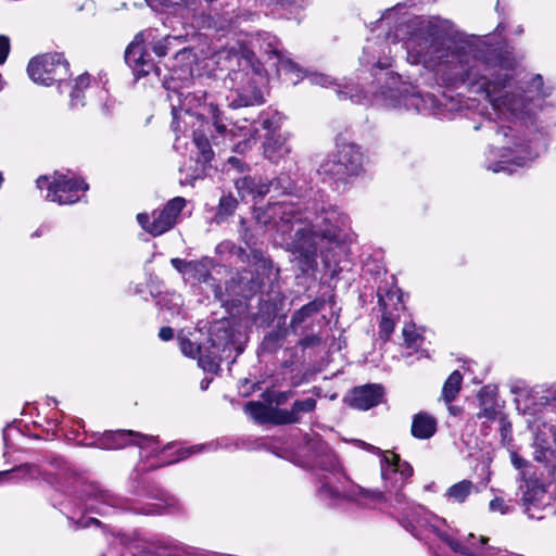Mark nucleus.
I'll list each match as a JSON object with an SVG mask.
<instances>
[{
	"instance_id": "obj_60",
	"label": "nucleus",
	"mask_w": 556,
	"mask_h": 556,
	"mask_svg": "<svg viewBox=\"0 0 556 556\" xmlns=\"http://www.w3.org/2000/svg\"><path fill=\"white\" fill-rule=\"evenodd\" d=\"M208 384H210V380H206V379L202 380L201 381V389L202 390H206L208 388Z\"/></svg>"
},
{
	"instance_id": "obj_12",
	"label": "nucleus",
	"mask_w": 556,
	"mask_h": 556,
	"mask_svg": "<svg viewBox=\"0 0 556 556\" xmlns=\"http://www.w3.org/2000/svg\"><path fill=\"white\" fill-rule=\"evenodd\" d=\"M27 73L34 83L50 86L67 76L68 62L60 53L38 55L29 61Z\"/></svg>"
},
{
	"instance_id": "obj_21",
	"label": "nucleus",
	"mask_w": 556,
	"mask_h": 556,
	"mask_svg": "<svg viewBox=\"0 0 556 556\" xmlns=\"http://www.w3.org/2000/svg\"><path fill=\"white\" fill-rule=\"evenodd\" d=\"M382 397V389L376 384L356 388L352 391L349 402L352 407L367 410L378 405Z\"/></svg>"
},
{
	"instance_id": "obj_62",
	"label": "nucleus",
	"mask_w": 556,
	"mask_h": 556,
	"mask_svg": "<svg viewBox=\"0 0 556 556\" xmlns=\"http://www.w3.org/2000/svg\"><path fill=\"white\" fill-rule=\"evenodd\" d=\"M8 432H9V428H5L3 430V440L7 442V438H8Z\"/></svg>"
},
{
	"instance_id": "obj_35",
	"label": "nucleus",
	"mask_w": 556,
	"mask_h": 556,
	"mask_svg": "<svg viewBox=\"0 0 556 556\" xmlns=\"http://www.w3.org/2000/svg\"><path fill=\"white\" fill-rule=\"evenodd\" d=\"M405 346L408 349H417L422 341L414 324H407L402 330Z\"/></svg>"
},
{
	"instance_id": "obj_20",
	"label": "nucleus",
	"mask_w": 556,
	"mask_h": 556,
	"mask_svg": "<svg viewBox=\"0 0 556 556\" xmlns=\"http://www.w3.org/2000/svg\"><path fill=\"white\" fill-rule=\"evenodd\" d=\"M41 478L47 479L40 466L33 463H24L12 469L0 471V482L7 480L14 483H26Z\"/></svg>"
},
{
	"instance_id": "obj_51",
	"label": "nucleus",
	"mask_w": 556,
	"mask_h": 556,
	"mask_svg": "<svg viewBox=\"0 0 556 556\" xmlns=\"http://www.w3.org/2000/svg\"><path fill=\"white\" fill-rule=\"evenodd\" d=\"M542 400L544 401L545 404L556 402V390H554V388L551 387L548 390H546V395L542 396Z\"/></svg>"
},
{
	"instance_id": "obj_53",
	"label": "nucleus",
	"mask_w": 556,
	"mask_h": 556,
	"mask_svg": "<svg viewBox=\"0 0 556 556\" xmlns=\"http://www.w3.org/2000/svg\"><path fill=\"white\" fill-rule=\"evenodd\" d=\"M228 164L233 167V168H237L239 170H242L243 169V163L242 161L239 159V157H236V156H231L228 159Z\"/></svg>"
},
{
	"instance_id": "obj_19",
	"label": "nucleus",
	"mask_w": 556,
	"mask_h": 556,
	"mask_svg": "<svg viewBox=\"0 0 556 556\" xmlns=\"http://www.w3.org/2000/svg\"><path fill=\"white\" fill-rule=\"evenodd\" d=\"M215 64L220 70H227L231 73L235 65L245 70L251 63V53L245 50H238L235 47L223 48L213 55Z\"/></svg>"
},
{
	"instance_id": "obj_39",
	"label": "nucleus",
	"mask_w": 556,
	"mask_h": 556,
	"mask_svg": "<svg viewBox=\"0 0 556 556\" xmlns=\"http://www.w3.org/2000/svg\"><path fill=\"white\" fill-rule=\"evenodd\" d=\"M90 84V76L88 74L80 75L76 78L75 85L71 92V105L75 108L76 105V99H77V91L88 88Z\"/></svg>"
},
{
	"instance_id": "obj_56",
	"label": "nucleus",
	"mask_w": 556,
	"mask_h": 556,
	"mask_svg": "<svg viewBox=\"0 0 556 556\" xmlns=\"http://www.w3.org/2000/svg\"><path fill=\"white\" fill-rule=\"evenodd\" d=\"M81 99H83V91L79 90V91H77V99H76V105L75 106L84 105V102L81 101Z\"/></svg>"
},
{
	"instance_id": "obj_31",
	"label": "nucleus",
	"mask_w": 556,
	"mask_h": 556,
	"mask_svg": "<svg viewBox=\"0 0 556 556\" xmlns=\"http://www.w3.org/2000/svg\"><path fill=\"white\" fill-rule=\"evenodd\" d=\"M463 376L458 370H454L445 380L442 388V399L446 404H451L458 395L462 389Z\"/></svg>"
},
{
	"instance_id": "obj_11",
	"label": "nucleus",
	"mask_w": 556,
	"mask_h": 556,
	"mask_svg": "<svg viewBox=\"0 0 556 556\" xmlns=\"http://www.w3.org/2000/svg\"><path fill=\"white\" fill-rule=\"evenodd\" d=\"M536 156L538 153H533L528 144L514 142L513 146H505L501 150L491 149L486 155L485 167L493 173L511 174L516 167L525 166Z\"/></svg>"
},
{
	"instance_id": "obj_33",
	"label": "nucleus",
	"mask_w": 556,
	"mask_h": 556,
	"mask_svg": "<svg viewBox=\"0 0 556 556\" xmlns=\"http://www.w3.org/2000/svg\"><path fill=\"white\" fill-rule=\"evenodd\" d=\"M237 200L232 195H223L219 200L215 219L217 223L232 215L237 208Z\"/></svg>"
},
{
	"instance_id": "obj_25",
	"label": "nucleus",
	"mask_w": 556,
	"mask_h": 556,
	"mask_svg": "<svg viewBox=\"0 0 556 556\" xmlns=\"http://www.w3.org/2000/svg\"><path fill=\"white\" fill-rule=\"evenodd\" d=\"M410 431L416 439H429L437 431V420L428 413L420 412L413 417Z\"/></svg>"
},
{
	"instance_id": "obj_40",
	"label": "nucleus",
	"mask_w": 556,
	"mask_h": 556,
	"mask_svg": "<svg viewBox=\"0 0 556 556\" xmlns=\"http://www.w3.org/2000/svg\"><path fill=\"white\" fill-rule=\"evenodd\" d=\"M148 5L153 10H159L164 7H169L174 4L185 3L187 7H191L190 0H146ZM213 0H205L206 3L212 2Z\"/></svg>"
},
{
	"instance_id": "obj_3",
	"label": "nucleus",
	"mask_w": 556,
	"mask_h": 556,
	"mask_svg": "<svg viewBox=\"0 0 556 556\" xmlns=\"http://www.w3.org/2000/svg\"><path fill=\"white\" fill-rule=\"evenodd\" d=\"M179 508L178 500L167 494L163 495L159 502H149L140 507H132L125 497L96 481L79 482L74 494L60 503L61 513L67 517L74 529L100 525L97 518L86 517L87 513L108 515L116 509H130L136 514L152 516L170 514Z\"/></svg>"
},
{
	"instance_id": "obj_10",
	"label": "nucleus",
	"mask_w": 556,
	"mask_h": 556,
	"mask_svg": "<svg viewBox=\"0 0 556 556\" xmlns=\"http://www.w3.org/2000/svg\"><path fill=\"white\" fill-rule=\"evenodd\" d=\"M380 471L386 491L393 492L394 501L401 504L404 500L401 490L413 476V467L397 454L386 451L381 454Z\"/></svg>"
},
{
	"instance_id": "obj_28",
	"label": "nucleus",
	"mask_w": 556,
	"mask_h": 556,
	"mask_svg": "<svg viewBox=\"0 0 556 556\" xmlns=\"http://www.w3.org/2000/svg\"><path fill=\"white\" fill-rule=\"evenodd\" d=\"M473 492H478L477 486L470 480H462L451 485L444 493L447 502L463 504Z\"/></svg>"
},
{
	"instance_id": "obj_49",
	"label": "nucleus",
	"mask_w": 556,
	"mask_h": 556,
	"mask_svg": "<svg viewBox=\"0 0 556 556\" xmlns=\"http://www.w3.org/2000/svg\"><path fill=\"white\" fill-rule=\"evenodd\" d=\"M204 448L203 445H194V446H191L187 450H184L180 452L179 456L177 457L176 460H179V459H184L186 457H188L189 455L191 454H194V453H198L200 451H202Z\"/></svg>"
},
{
	"instance_id": "obj_43",
	"label": "nucleus",
	"mask_w": 556,
	"mask_h": 556,
	"mask_svg": "<svg viewBox=\"0 0 556 556\" xmlns=\"http://www.w3.org/2000/svg\"><path fill=\"white\" fill-rule=\"evenodd\" d=\"M10 50V38L5 35H0V65L7 61Z\"/></svg>"
},
{
	"instance_id": "obj_34",
	"label": "nucleus",
	"mask_w": 556,
	"mask_h": 556,
	"mask_svg": "<svg viewBox=\"0 0 556 556\" xmlns=\"http://www.w3.org/2000/svg\"><path fill=\"white\" fill-rule=\"evenodd\" d=\"M182 40L181 37H170L166 36L162 40L157 41L153 46V52L157 56H164L172 50H174L178 45H181Z\"/></svg>"
},
{
	"instance_id": "obj_27",
	"label": "nucleus",
	"mask_w": 556,
	"mask_h": 556,
	"mask_svg": "<svg viewBox=\"0 0 556 556\" xmlns=\"http://www.w3.org/2000/svg\"><path fill=\"white\" fill-rule=\"evenodd\" d=\"M315 408L316 400L313 397H308L302 401H295L292 404L291 409H281V413H279L281 419L279 421L282 425L295 424L300 420L301 414L311 413L315 410Z\"/></svg>"
},
{
	"instance_id": "obj_48",
	"label": "nucleus",
	"mask_w": 556,
	"mask_h": 556,
	"mask_svg": "<svg viewBox=\"0 0 556 556\" xmlns=\"http://www.w3.org/2000/svg\"><path fill=\"white\" fill-rule=\"evenodd\" d=\"M511 464L516 469H523L528 466V462L519 456L517 453L511 454Z\"/></svg>"
},
{
	"instance_id": "obj_54",
	"label": "nucleus",
	"mask_w": 556,
	"mask_h": 556,
	"mask_svg": "<svg viewBox=\"0 0 556 556\" xmlns=\"http://www.w3.org/2000/svg\"><path fill=\"white\" fill-rule=\"evenodd\" d=\"M479 417H485L488 419H494L496 417V410L494 408H484Z\"/></svg>"
},
{
	"instance_id": "obj_24",
	"label": "nucleus",
	"mask_w": 556,
	"mask_h": 556,
	"mask_svg": "<svg viewBox=\"0 0 556 556\" xmlns=\"http://www.w3.org/2000/svg\"><path fill=\"white\" fill-rule=\"evenodd\" d=\"M244 412L251 416L257 422H271L275 425H281L280 419L281 409L274 408L265 405L261 402H248L244 405Z\"/></svg>"
},
{
	"instance_id": "obj_42",
	"label": "nucleus",
	"mask_w": 556,
	"mask_h": 556,
	"mask_svg": "<svg viewBox=\"0 0 556 556\" xmlns=\"http://www.w3.org/2000/svg\"><path fill=\"white\" fill-rule=\"evenodd\" d=\"M194 53L191 49L188 48H181L175 53V60L177 62H182L184 65H189L193 62Z\"/></svg>"
},
{
	"instance_id": "obj_59",
	"label": "nucleus",
	"mask_w": 556,
	"mask_h": 556,
	"mask_svg": "<svg viewBox=\"0 0 556 556\" xmlns=\"http://www.w3.org/2000/svg\"><path fill=\"white\" fill-rule=\"evenodd\" d=\"M507 130H509V131H510L511 129H510L509 127H508V128H504V127H502L501 131H497V135H501V134H502L504 138H507V137H508V132H507Z\"/></svg>"
},
{
	"instance_id": "obj_14",
	"label": "nucleus",
	"mask_w": 556,
	"mask_h": 556,
	"mask_svg": "<svg viewBox=\"0 0 556 556\" xmlns=\"http://www.w3.org/2000/svg\"><path fill=\"white\" fill-rule=\"evenodd\" d=\"M520 476L519 492L523 511L530 519L541 520L542 511L548 505L546 485L536 478H528L525 471Z\"/></svg>"
},
{
	"instance_id": "obj_64",
	"label": "nucleus",
	"mask_w": 556,
	"mask_h": 556,
	"mask_svg": "<svg viewBox=\"0 0 556 556\" xmlns=\"http://www.w3.org/2000/svg\"><path fill=\"white\" fill-rule=\"evenodd\" d=\"M103 110H104V112H105V113H108V112H109V108H108V105H106V104L103 106Z\"/></svg>"
},
{
	"instance_id": "obj_30",
	"label": "nucleus",
	"mask_w": 556,
	"mask_h": 556,
	"mask_svg": "<svg viewBox=\"0 0 556 556\" xmlns=\"http://www.w3.org/2000/svg\"><path fill=\"white\" fill-rule=\"evenodd\" d=\"M285 116L277 111H266L260 114L258 123L267 131L266 136L279 134Z\"/></svg>"
},
{
	"instance_id": "obj_57",
	"label": "nucleus",
	"mask_w": 556,
	"mask_h": 556,
	"mask_svg": "<svg viewBox=\"0 0 556 556\" xmlns=\"http://www.w3.org/2000/svg\"><path fill=\"white\" fill-rule=\"evenodd\" d=\"M448 410L452 415H457L459 413V407L452 406L448 404Z\"/></svg>"
},
{
	"instance_id": "obj_37",
	"label": "nucleus",
	"mask_w": 556,
	"mask_h": 556,
	"mask_svg": "<svg viewBox=\"0 0 556 556\" xmlns=\"http://www.w3.org/2000/svg\"><path fill=\"white\" fill-rule=\"evenodd\" d=\"M179 348L184 355L195 358L200 356L201 349L188 338L179 337Z\"/></svg>"
},
{
	"instance_id": "obj_13",
	"label": "nucleus",
	"mask_w": 556,
	"mask_h": 556,
	"mask_svg": "<svg viewBox=\"0 0 556 556\" xmlns=\"http://www.w3.org/2000/svg\"><path fill=\"white\" fill-rule=\"evenodd\" d=\"M186 206V199L176 197L167 202L161 211H153L151 214L139 213L137 220L144 231L156 237L170 230Z\"/></svg>"
},
{
	"instance_id": "obj_55",
	"label": "nucleus",
	"mask_w": 556,
	"mask_h": 556,
	"mask_svg": "<svg viewBox=\"0 0 556 556\" xmlns=\"http://www.w3.org/2000/svg\"><path fill=\"white\" fill-rule=\"evenodd\" d=\"M543 85L542 77L540 75L535 76L532 79L531 86L535 88L538 96H540L542 92L540 91V88Z\"/></svg>"
},
{
	"instance_id": "obj_17",
	"label": "nucleus",
	"mask_w": 556,
	"mask_h": 556,
	"mask_svg": "<svg viewBox=\"0 0 556 556\" xmlns=\"http://www.w3.org/2000/svg\"><path fill=\"white\" fill-rule=\"evenodd\" d=\"M396 35H388L384 40L368 42L364 48L362 62L367 65H374L380 70L388 68L392 64L391 45H397Z\"/></svg>"
},
{
	"instance_id": "obj_61",
	"label": "nucleus",
	"mask_w": 556,
	"mask_h": 556,
	"mask_svg": "<svg viewBox=\"0 0 556 556\" xmlns=\"http://www.w3.org/2000/svg\"><path fill=\"white\" fill-rule=\"evenodd\" d=\"M197 177H198L197 175H193V176H191L190 179H186L185 181L180 180V184H182V185L184 184H191L194 179H197Z\"/></svg>"
},
{
	"instance_id": "obj_58",
	"label": "nucleus",
	"mask_w": 556,
	"mask_h": 556,
	"mask_svg": "<svg viewBox=\"0 0 556 556\" xmlns=\"http://www.w3.org/2000/svg\"><path fill=\"white\" fill-rule=\"evenodd\" d=\"M362 445H363L365 448H367L368 451H375V452L377 451V452H380V450H379V448H377V447H375V446H372V445H370V444H366V443H364V442H363V443H362Z\"/></svg>"
},
{
	"instance_id": "obj_22",
	"label": "nucleus",
	"mask_w": 556,
	"mask_h": 556,
	"mask_svg": "<svg viewBox=\"0 0 556 556\" xmlns=\"http://www.w3.org/2000/svg\"><path fill=\"white\" fill-rule=\"evenodd\" d=\"M256 278L251 279V286L249 291L251 293L257 292L265 283L274 282L279 276V269L275 267L274 263L269 258L260 257L255 263Z\"/></svg>"
},
{
	"instance_id": "obj_16",
	"label": "nucleus",
	"mask_w": 556,
	"mask_h": 556,
	"mask_svg": "<svg viewBox=\"0 0 556 556\" xmlns=\"http://www.w3.org/2000/svg\"><path fill=\"white\" fill-rule=\"evenodd\" d=\"M101 446L106 450L123 448L129 444H136L140 448L152 447L157 444L156 437H149L131 430L109 431L101 439Z\"/></svg>"
},
{
	"instance_id": "obj_52",
	"label": "nucleus",
	"mask_w": 556,
	"mask_h": 556,
	"mask_svg": "<svg viewBox=\"0 0 556 556\" xmlns=\"http://www.w3.org/2000/svg\"><path fill=\"white\" fill-rule=\"evenodd\" d=\"M254 137L250 136L248 139H244L243 141H240L237 143V150L243 151L244 149H248L251 147L252 142H254Z\"/></svg>"
},
{
	"instance_id": "obj_18",
	"label": "nucleus",
	"mask_w": 556,
	"mask_h": 556,
	"mask_svg": "<svg viewBox=\"0 0 556 556\" xmlns=\"http://www.w3.org/2000/svg\"><path fill=\"white\" fill-rule=\"evenodd\" d=\"M143 36V33L137 34L125 51V61L137 77L148 75L154 68L152 61L146 58Z\"/></svg>"
},
{
	"instance_id": "obj_2",
	"label": "nucleus",
	"mask_w": 556,
	"mask_h": 556,
	"mask_svg": "<svg viewBox=\"0 0 556 556\" xmlns=\"http://www.w3.org/2000/svg\"><path fill=\"white\" fill-rule=\"evenodd\" d=\"M257 224L273 231L275 239L293 255L302 273L314 271L318 251L325 266L337 263L334 256L321 251L320 244L340 242L349 238L350 218L332 205L307 204L300 207L290 199L268 203L254 210Z\"/></svg>"
},
{
	"instance_id": "obj_5",
	"label": "nucleus",
	"mask_w": 556,
	"mask_h": 556,
	"mask_svg": "<svg viewBox=\"0 0 556 556\" xmlns=\"http://www.w3.org/2000/svg\"><path fill=\"white\" fill-rule=\"evenodd\" d=\"M317 476V495L330 505L344 501L366 504L384 498L380 491L366 490L353 483L333 451L327 445H320V452L315 460Z\"/></svg>"
},
{
	"instance_id": "obj_63",
	"label": "nucleus",
	"mask_w": 556,
	"mask_h": 556,
	"mask_svg": "<svg viewBox=\"0 0 556 556\" xmlns=\"http://www.w3.org/2000/svg\"><path fill=\"white\" fill-rule=\"evenodd\" d=\"M216 17H218L217 13L213 14L212 12H210V18L215 20Z\"/></svg>"
},
{
	"instance_id": "obj_36",
	"label": "nucleus",
	"mask_w": 556,
	"mask_h": 556,
	"mask_svg": "<svg viewBox=\"0 0 556 556\" xmlns=\"http://www.w3.org/2000/svg\"><path fill=\"white\" fill-rule=\"evenodd\" d=\"M395 321L389 313H383L379 324V334L384 341L389 340L394 331Z\"/></svg>"
},
{
	"instance_id": "obj_32",
	"label": "nucleus",
	"mask_w": 556,
	"mask_h": 556,
	"mask_svg": "<svg viewBox=\"0 0 556 556\" xmlns=\"http://www.w3.org/2000/svg\"><path fill=\"white\" fill-rule=\"evenodd\" d=\"M211 277L206 265L199 261H190L187 269L186 279L198 282H206Z\"/></svg>"
},
{
	"instance_id": "obj_23",
	"label": "nucleus",
	"mask_w": 556,
	"mask_h": 556,
	"mask_svg": "<svg viewBox=\"0 0 556 556\" xmlns=\"http://www.w3.org/2000/svg\"><path fill=\"white\" fill-rule=\"evenodd\" d=\"M273 186L274 182L263 181L251 176L236 180V188L243 200L247 198H262L269 192Z\"/></svg>"
},
{
	"instance_id": "obj_29",
	"label": "nucleus",
	"mask_w": 556,
	"mask_h": 556,
	"mask_svg": "<svg viewBox=\"0 0 556 556\" xmlns=\"http://www.w3.org/2000/svg\"><path fill=\"white\" fill-rule=\"evenodd\" d=\"M325 306V301L323 299H315L312 302L305 304L301 308L294 312L291 317L290 326L292 328H296L301 324H303L307 318L320 312Z\"/></svg>"
},
{
	"instance_id": "obj_15",
	"label": "nucleus",
	"mask_w": 556,
	"mask_h": 556,
	"mask_svg": "<svg viewBox=\"0 0 556 556\" xmlns=\"http://www.w3.org/2000/svg\"><path fill=\"white\" fill-rule=\"evenodd\" d=\"M433 533L440 538L455 553H459L467 556H491L489 547H485L488 538L480 536L476 538L475 534L470 533L463 540L454 538L445 531L439 530L437 527L431 526Z\"/></svg>"
},
{
	"instance_id": "obj_7",
	"label": "nucleus",
	"mask_w": 556,
	"mask_h": 556,
	"mask_svg": "<svg viewBox=\"0 0 556 556\" xmlns=\"http://www.w3.org/2000/svg\"><path fill=\"white\" fill-rule=\"evenodd\" d=\"M364 170V154L353 142H338L336 151L319 166V173L336 181L346 182Z\"/></svg>"
},
{
	"instance_id": "obj_50",
	"label": "nucleus",
	"mask_w": 556,
	"mask_h": 556,
	"mask_svg": "<svg viewBox=\"0 0 556 556\" xmlns=\"http://www.w3.org/2000/svg\"><path fill=\"white\" fill-rule=\"evenodd\" d=\"M159 337L163 341H169L174 338V330L170 327H162Z\"/></svg>"
},
{
	"instance_id": "obj_44",
	"label": "nucleus",
	"mask_w": 556,
	"mask_h": 556,
	"mask_svg": "<svg viewBox=\"0 0 556 556\" xmlns=\"http://www.w3.org/2000/svg\"><path fill=\"white\" fill-rule=\"evenodd\" d=\"M309 81L314 85H320L323 87H328L333 85V80L324 74L314 73L308 77Z\"/></svg>"
},
{
	"instance_id": "obj_1",
	"label": "nucleus",
	"mask_w": 556,
	"mask_h": 556,
	"mask_svg": "<svg viewBox=\"0 0 556 556\" xmlns=\"http://www.w3.org/2000/svg\"><path fill=\"white\" fill-rule=\"evenodd\" d=\"M403 47L410 64L438 70L446 85L483 97L500 119H521L538 105L539 99L520 92L508 61L475 58L447 20H429L409 33Z\"/></svg>"
},
{
	"instance_id": "obj_41",
	"label": "nucleus",
	"mask_w": 556,
	"mask_h": 556,
	"mask_svg": "<svg viewBox=\"0 0 556 556\" xmlns=\"http://www.w3.org/2000/svg\"><path fill=\"white\" fill-rule=\"evenodd\" d=\"M489 509L502 515H506L511 511V507L502 497L493 498L489 504Z\"/></svg>"
},
{
	"instance_id": "obj_45",
	"label": "nucleus",
	"mask_w": 556,
	"mask_h": 556,
	"mask_svg": "<svg viewBox=\"0 0 556 556\" xmlns=\"http://www.w3.org/2000/svg\"><path fill=\"white\" fill-rule=\"evenodd\" d=\"M199 365L206 371L214 372L218 369L219 364L215 359H211L208 357L199 356Z\"/></svg>"
},
{
	"instance_id": "obj_4",
	"label": "nucleus",
	"mask_w": 556,
	"mask_h": 556,
	"mask_svg": "<svg viewBox=\"0 0 556 556\" xmlns=\"http://www.w3.org/2000/svg\"><path fill=\"white\" fill-rule=\"evenodd\" d=\"M167 99L169 101L173 114L172 127L175 132L185 131L180 126V121L185 126H195V122L200 123L198 129L192 131L193 142L206 161L211 154L210 142L202 127L212 121L214 127L219 134L227 131V124L224 123L222 113L218 109L219 103L213 93L206 91H190L189 87H177L176 79L170 78L166 83Z\"/></svg>"
},
{
	"instance_id": "obj_47",
	"label": "nucleus",
	"mask_w": 556,
	"mask_h": 556,
	"mask_svg": "<svg viewBox=\"0 0 556 556\" xmlns=\"http://www.w3.org/2000/svg\"><path fill=\"white\" fill-rule=\"evenodd\" d=\"M170 264L173 265V267L179 271L180 274L184 275V277L186 278V275H187V269H188V266H189V262L187 261H184L181 258H178V257H175V258H172L170 260Z\"/></svg>"
},
{
	"instance_id": "obj_38",
	"label": "nucleus",
	"mask_w": 556,
	"mask_h": 556,
	"mask_svg": "<svg viewBox=\"0 0 556 556\" xmlns=\"http://www.w3.org/2000/svg\"><path fill=\"white\" fill-rule=\"evenodd\" d=\"M271 52H274L278 58L277 70L279 73L280 72H285V73H299L300 72L299 66L292 60L280 55L276 49H273Z\"/></svg>"
},
{
	"instance_id": "obj_8",
	"label": "nucleus",
	"mask_w": 556,
	"mask_h": 556,
	"mask_svg": "<svg viewBox=\"0 0 556 556\" xmlns=\"http://www.w3.org/2000/svg\"><path fill=\"white\" fill-rule=\"evenodd\" d=\"M36 182L38 189L47 190L46 200L60 205L78 202L88 190V185L70 172L65 174L55 172L51 176H40Z\"/></svg>"
},
{
	"instance_id": "obj_9",
	"label": "nucleus",
	"mask_w": 556,
	"mask_h": 556,
	"mask_svg": "<svg viewBox=\"0 0 556 556\" xmlns=\"http://www.w3.org/2000/svg\"><path fill=\"white\" fill-rule=\"evenodd\" d=\"M254 76L255 74L251 75L244 68L228 74L224 79V85L229 89V93L226 96L229 106L237 109L258 105L264 102L263 93L258 89Z\"/></svg>"
},
{
	"instance_id": "obj_26",
	"label": "nucleus",
	"mask_w": 556,
	"mask_h": 556,
	"mask_svg": "<svg viewBox=\"0 0 556 556\" xmlns=\"http://www.w3.org/2000/svg\"><path fill=\"white\" fill-rule=\"evenodd\" d=\"M290 152L287 138L281 134L266 136L264 141V154L271 162H278Z\"/></svg>"
},
{
	"instance_id": "obj_46",
	"label": "nucleus",
	"mask_w": 556,
	"mask_h": 556,
	"mask_svg": "<svg viewBox=\"0 0 556 556\" xmlns=\"http://www.w3.org/2000/svg\"><path fill=\"white\" fill-rule=\"evenodd\" d=\"M321 343V339L316 334L306 336L300 341L302 348H313L315 345H319Z\"/></svg>"
},
{
	"instance_id": "obj_6",
	"label": "nucleus",
	"mask_w": 556,
	"mask_h": 556,
	"mask_svg": "<svg viewBox=\"0 0 556 556\" xmlns=\"http://www.w3.org/2000/svg\"><path fill=\"white\" fill-rule=\"evenodd\" d=\"M386 86L379 92H374L369 99L358 86L345 85L343 89H337L340 99H350L359 104H380L390 109L413 110L419 113H431L438 106V100L433 94L419 93L416 88L401 80L393 73L384 74Z\"/></svg>"
}]
</instances>
